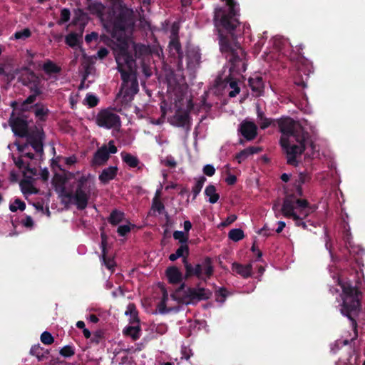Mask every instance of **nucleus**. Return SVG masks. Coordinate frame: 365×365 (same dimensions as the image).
Here are the masks:
<instances>
[{
    "label": "nucleus",
    "mask_w": 365,
    "mask_h": 365,
    "mask_svg": "<svg viewBox=\"0 0 365 365\" xmlns=\"http://www.w3.org/2000/svg\"><path fill=\"white\" fill-rule=\"evenodd\" d=\"M133 18L134 14L133 9L121 6L118 14L113 19V31H125L128 28L133 25Z\"/></svg>",
    "instance_id": "obj_8"
},
{
    "label": "nucleus",
    "mask_w": 365,
    "mask_h": 365,
    "mask_svg": "<svg viewBox=\"0 0 365 365\" xmlns=\"http://www.w3.org/2000/svg\"><path fill=\"white\" fill-rule=\"evenodd\" d=\"M182 262L185 270L184 275L185 279L196 277L206 282L214 274L213 260L210 257H205L195 264L189 262L187 259L184 257Z\"/></svg>",
    "instance_id": "obj_6"
},
{
    "label": "nucleus",
    "mask_w": 365,
    "mask_h": 365,
    "mask_svg": "<svg viewBox=\"0 0 365 365\" xmlns=\"http://www.w3.org/2000/svg\"><path fill=\"white\" fill-rule=\"evenodd\" d=\"M106 246H107V236L105 233H101V249H102V256L105 262L106 266L108 269H110L113 267V261L108 259V261L106 259Z\"/></svg>",
    "instance_id": "obj_30"
},
{
    "label": "nucleus",
    "mask_w": 365,
    "mask_h": 365,
    "mask_svg": "<svg viewBox=\"0 0 365 365\" xmlns=\"http://www.w3.org/2000/svg\"><path fill=\"white\" fill-rule=\"evenodd\" d=\"M19 81L30 91H36L37 94L43 93V83L42 76L37 75L29 68H24V73L19 77Z\"/></svg>",
    "instance_id": "obj_7"
},
{
    "label": "nucleus",
    "mask_w": 365,
    "mask_h": 365,
    "mask_svg": "<svg viewBox=\"0 0 365 365\" xmlns=\"http://www.w3.org/2000/svg\"><path fill=\"white\" fill-rule=\"evenodd\" d=\"M356 358L349 353V356L346 359H339L336 363V365H356Z\"/></svg>",
    "instance_id": "obj_41"
},
{
    "label": "nucleus",
    "mask_w": 365,
    "mask_h": 365,
    "mask_svg": "<svg viewBox=\"0 0 365 365\" xmlns=\"http://www.w3.org/2000/svg\"><path fill=\"white\" fill-rule=\"evenodd\" d=\"M94 184L90 180V175H82L70 185V190L65 187L61 190V196L73 201L79 210L86 209L92 192Z\"/></svg>",
    "instance_id": "obj_5"
},
{
    "label": "nucleus",
    "mask_w": 365,
    "mask_h": 365,
    "mask_svg": "<svg viewBox=\"0 0 365 365\" xmlns=\"http://www.w3.org/2000/svg\"><path fill=\"white\" fill-rule=\"evenodd\" d=\"M96 123L100 127L110 129L120 126V120L118 115L108 109H105L98 113Z\"/></svg>",
    "instance_id": "obj_10"
},
{
    "label": "nucleus",
    "mask_w": 365,
    "mask_h": 365,
    "mask_svg": "<svg viewBox=\"0 0 365 365\" xmlns=\"http://www.w3.org/2000/svg\"><path fill=\"white\" fill-rule=\"evenodd\" d=\"M85 101L90 108L96 106L99 102L98 98L93 94H87Z\"/></svg>",
    "instance_id": "obj_47"
},
{
    "label": "nucleus",
    "mask_w": 365,
    "mask_h": 365,
    "mask_svg": "<svg viewBox=\"0 0 365 365\" xmlns=\"http://www.w3.org/2000/svg\"><path fill=\"white\" fill-rule=\"evenodd\" d=\"M164 165L167 167L174 168L176 167L177 163L175 158L173 156L170 155L165 159Z\"/></svg>",
    "instance_id": "obj_55"
},
{
    "label": "nucleus",
    "mask_w": 365,
    "mask_h": 365,
    "mask_svg": "<svg viewBox=\"0 0 365 365\" xmlns=\"http://www.w3.org/2000/svg\"><path fill=\"white\" fill-rule=\"evenodd\" d=\"M248 83L254 96L259 97L263 94L264 84L262 76H255L250 77L248 79Z\"/></svg>",
    "instance_id": "obj_16"
},
{
    "label": "nucleus",
    "mask_w": 365,
    "mask_h": 365,
    "mask_svg": "<svg viewBox=\"0 0 365 365\" xmlns=\"http://www.w3.org/2000/svg\"><path fill=\"white\" fill-rule=\"evenodd\" d=\"M30 354L38 358V361H42L43 359L47 357L48 354V350H44L39 344L34 345L30 350Z\"/></svg>",
    "instance_id": "obj_26"
},
{
    "label": "nucleus",
    "mask_w": 365,
    "mask_h": 365,
    "mask_svg": "<svg viewBox=\"0 0 365 365\" xmlns=\"http://www.w3.org/2000/svg\"><path fill=\"white\" fill-rule=\"evenodd\" d=\"M141 327L140 324L129 325L125 327L123 333L125 336H130L133 340L136 341L140 337Z\"/></svg>",
    "instance_id": "obj_22"
},
{
    "label": "nucleus",
    "mask_w": 365,
    "mask_h": 365,
    "mask_svg": "<svg viewBox=\"0 0 365 365\" xmlns=\"http://www.w3.org/2000/svg\"><path fill=\"white\" fill-rule=\"evenodd\" d=\"M201 59V55L195 51H190L187 56V64L188 68L195 69L199 66Z\"/></svg>",
    "instance_id": "obj_21"
},
{
    "label": "nucleus",
    "mask_w": 365,
    "mask_h": 365,
    "mask_svg": "<svg viewBox=\"0 0 365 365\" xmlns=\"http://www.w3.org/2000/svg\"><path fill=\"white\" fill-rule=\"evenodd\" d=\"M71 12L70 10L67 8H63L61 11V18L57 21L58 25L64 24L70 20Z\"/></svg>",
    "instance_id": "obj_39"
},
{
    "label": "nucleus",
    "mask_w": 365,
    "mask_h": 365,
    "mask_svg": "<svg viewBox=\"0 0 365 365\" xmlns=\"http://www.w3.org/2000/svg\"><path fill=\"white\" fill-rule=\"evenodd\" d=\"M185 295L190 302L207 300L210 298L212 292L208 289L187 287Z\"/></svg>",
    "instance_id": "obj_13"
},
{
    "label": "nucleus",
    "mask_w": 365,
    "mask_h": 365,
    "mask_svg": "<svg viewBox=\"0 0 365 365\" xmlns=\"http://www.w3.org/2000/svg\"><path fill=\"white\" fill-rule=\"evenodd\" d=\"M202 171L205 175L208 177H212L215 173V168L212 165L207 164L203 167Z\"/></svg>",
    "instance_id": "obj_50"
},
{
    "label": "nucleus",
    "mask_w": 365,
    "mask_h": 365,
    "mask_svg": "<svg viewBox=\"0 0 365 365\" xmlns=\"http://www.w3.org/2000/svg\"><path fill=\"white\" fill-rule=\"evenodd\" d=\"M130 232V227L128 225H120L118 227L117 232L120 236L124 237Z\"/></svg>",
    "instance_id": "obj_53"
},
{
    "label": "nucleus",
    "mask_w": 365,
    "mask_h": 365,
    "mask_svg": "<svg viewBox=\"0 0 365 365\" xmlns=\"http://www.w3.org/2000/svg\"><path fill=\"white\" fill-rule=\"evenodd\" d=\"M346 249L356 263L359 267L364 266L362 257L365 255V250L359 245H355L354 243L346 247Z\"/></svg>",
    "instance_id": "obj_18"
},
{
    "label": "nucleus",
    "mask_w": 365,
    "mask_h": 365,
    "mask_svg": "<svg viewBox=\"0 0 365 365\" xmlns=\"http://www.w3.org/2000/svg\"><path fill=\"white\" fill-rule=\"evenodd\" d=\"M41 341L45 345H50L53 343L54 338L50 332L45 331L41 335Z\"/></svg>",
    "instance_id": "obj_44"
},
{
    "label": "nucleus",
    "mask_w": 365,
    "mask_h": 365,
    "mask_svg": "<svg viewBox=\"0 0 365 365\" xmlns=\"http://www.w3.org/2000/svg\"><path fill=\"white\" fill-rule=\"evenodd\" d=\"M65 42L71 48L76 47L78 44V35L76 33H70L66 36Z\"/></svg>",
    "instance_id": "obj_36"
},
{
    "label": "nucleus",
    "mask_w": 365,
    "mask_h": 365,
    "mask_svg": "<svg viewBox=\"0 0 365 365\" xmlns=\"http://www.w3.org/2000/svg\"><path fill=\"white\" fill-rule=\"evenodd\" d=\"M31 36V31L29 28H25L23 30L16 31L10 39L16 40H26Z\"/></svg>",
    "instance_id": "obj_34"
},
{
    "label": "nucleus",
    "mask_w": 365,
    "mask_h": 365,
    "mask_svg": "<svg viewBox=\"0 0 365 365\" xmlns=\"http://www.w3.org/2000/svg\"><path fill=\"white\" fill-rule=\"evenodd\" d=\"M92 67L91 65L89 64H86L85 66H84V73H83V79H82V81L81 83V85H80V88L83 87V85L86 81V79L88 78V76H89V74L91 73V70Z\"/></svg>",
    "instance_id": "obj_56"
},
{
    "label": "nucleus",
    "mask_w": 365,
    "mask_h": 365,
    "mask_svg": "<svg viewBox=\"0 0 365 365\" xmlns=\"http://www.w3.org/2000/svg\"><path fill=\"white\" fill-rule=\"evenodd\" d=\"M277 124L282 133L280 145L287 155V163L297 166V158L304 152L310 138L309 133L299 122L290 117L279 119Z\"/></svg>",
    "instance_id": "obj_1"
},
{
    "label": "nucleus",
    "mask_w": 365,
    "mask_h": 365,
    "mask_svg": "<svg viewBox=\"0 0 365 365\" xmlns=\"http://www.w3.org/2000/svg\"><path fill=\"white\" fill-rule=\"evenodd\" d=\"M343 240L345 242L346 247L354 243L351 240V235L349 230L344 231Z\"/></svg>",
    "instance_id": "obj_57"
},
{
    "label": "nucleus",
    "mask_w": 365,
    "mask_h": 365,
    "mask_svg": "<svg viewBox=\"0 0 365 365\" xmlns=\"http://www.w3.org/2000/svg\"><path fill=\"white\" fill-rule=\"evenodd\" d=\"M178 257H186L187 259V256L189 255V247L187 245H181L175 252Z\"/></svg>",
    "instance_id": "obj_42"
},
{
    "label": "nucleus",
    "mask_w": 365,
    "mask_h": 365,
    "mask_svg": "<svg viewBox=\"0 0 365 365\" xmlns=\"http://www.w3.org/2000/svg\"><path fill=\"white\" fill-rule=\"evenodd\" d=\"M232 269L237 274L244 278H248L252 275V266L251 264L244 265L237 262H234L232 265Z\"/></svg>",
    "instance_id": "obj_20"
},
{
    "label": "nucleus",
    "mask_w": 365,
    "mask_h": 365,
    "mask_svg": "<svg viewBox=\"0 0 365 365\" xmlns=\"http://www.w3.org/2000/svg\"><path fill=\"white\" fill-rule=\"evenodd\" d=\"M206 180V178L203 175L195 179V183L192 188L193 200H195L197 197V196L200 194Z\"/></svg>",
    "instance_id": "obj_31"
},
{
    "label": "nucleus",
    "mask_w": 365,
    "mask_h": 365,
    "mask_svg": "<svg viewBox=\"0 0 365 365\" xmlns=\"http://www.w3.org/2000/svg\"><path fill=\"white\" fill-rule=\"evenodd\" d=\"M34 106L36 107V110L34 111L36 117L40 120H46V118L48 115L49 110L44 105L39 103H36Z\"/></svg>",
    "instance_id": "obj_29"
},
{
    "label": "nucleus",
    "mask_w": 365,
    "mask_h": 365,
    "mask_svg": "<svg viewBox=\"0 0 365 365\" xmlns=\"http://www.w3.org/2000/svg\"><path fill=\"white\" fill-rule=\"evenodd\" d=\"M310 180V176L307 173H300L298 175L297 180H296L295 184L302 185L305 182Z\"/></svg>",
    "instance_id": "obj_48"
},
{
    "label": "nucleus",
    "mask_w": 365,
    "mask_h": 365,
    "mask_svg": "<svg viewBox=\"0 0 365 365\" xmlns=\"http://www.w3.org/2000/svg\"><path fill=\"white\" fill-rule=\"evenodd\" d=\"M15 117L14 112H12L9 123L15 135L19 138H25L29 134V123L26 116Z\"/></svg>",
    "instance_id": "obj_12"
},
{
    "label": "nucleus",
    "mask_w": 365,
    "mask_h": 365,
    "mask_svg": "<svg viewBox=\"0 0 365 365\" xmlns=\"http://www.w3.org/2000/svg\"><path fill=\"white\" fill-rule=\"evenodd\" d=\"M249 154L246 149L241 150L240 153H237L235 155V159L237 160L238 163H241L245 159L249 157Z\"/></svg>",
    "instance_id": "obj_52"
},
{
    "label": "nucleus",
    "mask_w": 365,
    "mask_h": 365,
    "mask_svg": "<svg viewBox=\"0 0 365 365\" xmlns=\"http://www.w3.org/2000/svg\"><path fill=\"white\" fill-rule=\"evenodd\" d=\"M118 152V148L115 145L113 140H110L108 145L104 144L98 148L95 152L92 159L93 166L104 165L110 158V154H115Z\"/></svg>",
    "instance_id": "obj_9"
},
{
    "label": "nucleus",
    "mask_w": 365,
    "mask_h": 365,
    "mask_svg": "<svg viewBox=\"0 0 365 365\" xmlns=\"http://www.w3.org/2000/svg\"><path fill=\"white\" fill-rule=\"evenodd\" d=\"M24 182L27 184V187H24L23 182L21 183L22 192L24 193L37 194L38 192V190L29 181H26Z\"/></svg>",
    "instance_id": "obj_45"
},
{
    "label": "nucleus",
    "mask_w": 365,
    "mask_h": 365,
    "mask_svg": "<svg viewBox=\"0 0 365 365\" xmlns=\"http://www.w3.org/2000/svg\"><path fill=\"white\" fill-rule=\"evenodd\" d=\"M152 209L155 211H158L159 213H161L165 209V205L160 199L153 198L152 202Z\"/></svg>",
    "instance_id": "obj_46"
},
{
    "label": "nucleus",
    "mask_w": 365,
    "mask_h": 365,
    "mask_svg": "<svg viewBox=\"0 0 365 365\" xmlns=\"http://www.w3.org/2000/svg\"><path fill=\"white\" fill-rule=\"evenodd\" d=\"M342 288V304L341 314L347 317L355 334L357 335V318L361 310L362 292L350 284H344Z\"/></svg>",
    "instance_id": "obj_4"
},
{
    "label": "nucleus",
    "mask_w": 365,
    "mask_h": 365,
    "mask_svg": "<svg viewBox=\"0 0 365 365\" xmlns=\"http://www.w3.org/2000/svg\"><path fill=\"white\" fill-rule=\"evenodd\" d=\"M26 209V203L19 198L14 200V202L9 205V210L15 212L18 210L24 211Z\"/></svg>",
    "instance_id": "obj_37"
},
{
    "label": "nucleus",
    "mask_w": 365,
    "mask_h": 365,
    "mask_svg": "<svg viewBox=\"0 0 365 365\" xmlns=\"http://www.w3.org/2000/svg\"><path fill=\"white\" fill-rule=\"evenodd\" d=\"M228 237L234 242H238L245 237L244 232L242 229L235 228L230 230Z\"/></svg>",
    "instance_id": "obj_35"
},
{
    "label": "nucleus",
    "mask_w": 365,
    "mask_h": 365,
    "mask_svg": "<svg viewBox=\"0 0 365 365\" xmlns=\"http://www.w3.org/2000/svg\"><path fill=\"white\" fill-rule=\"evenodd\" d=\"M25 138L36 153L40 155L43 154V140L46 135L43 128L35 126Z\"/></svg>",
    "instance_id": "obj_11"
},
{
    "label": "nucleus",
    "mask_w": 365,
    "mask_h": 365,
    "mask_svg": "<svg viewBox=\"0 0 365 365\" xmlns=\"http://www.w3.org/2000/svg\"><path fill=\"white\" fill-rule=\"evenodd\" d=\"M225 182L229 185H233L237 182V177L234 175L229 174L225 178Z\"/></svg>",
    "instance_id": "obj_62"
},
{
    "label": "nucleus",
    "mask_w": 365,
    "mask_h": 365,
    "mask_svg": "<svg viewBox=\"0 0 365 365\" xmlns=\"http://www.w3.org/2000/svg\"><path fill=\"white\" fill-rule=\"evenodd\" d=\"M173 238L178 240L181 245H187L189 240V234L177 230L173 232Z\"/></svg>",
    "instance_id": "obj_38"
},
{
    "label": "nucleus",
    "mask_w": 365,
    "mask_h": 365,
    "mask_svg": "<svg viewBox=\"0 0 365 365\" xmlns=\"http://www.w3.org/2000/svg\"><path fill=\"white\" fill-rule=\"evenodd\" d=\"M103 339V333L101 331H97L93 334V337L91 338V341L96 344H98Z\"/></svg>",
    "instance_id": "obj_54"
},
{
    "label": "nucleus",
    "mask_w": 365,
    "mask_h": 365,
    "mask_svg": "<svg viewBox=\"0 0 365 365\" xmlns=\"http://www.w3.org/2000/svg\"><path fill=\"white\" fill-rule=\"evenodd\" d=\"M165 275L170 284H177L180 283L183 279V276L180 269L175 267H169L165 270Z\"/></svg>",
    "instance_id": "obj_17"
},
{
    "label": "nucleus",
    "mask_w": 365,
    "mask_h": 365,
    "mask_svg": "<svg viewBox=\"0 0 365 365\" xmlns=\"http://www.w3.org/2000/svg\"><path fill=\"white\" fill-rule=\"evenodd\" d=\"M240 134L248 141L254 140L257 135V127L255 123L243 120L238 129Z\"/></svg>",
    "instance_id": "obj_14"
},
{
    "label": "nucleus",
    "mask_w": 365,
    "mask_h": 365,
    "mask_svg": "<svg viewBox=\"0 0 365 365\" xmlns=\"http://www.w3.org/2000/svg\"><path fill=\"white\" fill-rule=\"evenodd\" d=\"M116 63L122 81L117 96H122L124 102L131 101L139 91L135 60L128 52H123L116 57Z\"/></svg>",
    "instance_id": "obj_2"
},
{
    "label": "nucleus",
    "mask_w": 365,
    "mask_h": 365,
    "mask_svg": "<svg viewBox=\"0 0 365 365\" xmlns=\"http://www.w3.org/2000/svg\"><path fill=\"white\" fill-rule=\"evenodd\" d=\"M31 94L29 95L21 103V110L22 112L28 111L29 110L28 105L33 103L36 100V98L41 95V94H37L36 93V91H31Z\"/></svg>",
    "instance_id": "obj_33"
},
{
    "label": "nucleus",
    "mask_w": 365,
    "mask_h": 365,
    "mask_svg": "<svg viewBox=\"0 0 365 365\" xmlns=\"http://www.w3.org/2000/svg\"><path fill=\"white\" fill-rule=\"evenodd\" d=\"M91 10L98 15H101L105 9L104 5L101 2L94 3L90 6Z\"/></svg>",
    "instance_id": "obj_49"
},
{
    "label": "nucleus",
    "mask_w": 365,
    "mask_h": 365,
    "mask_svg": "<svg viewBox=\"0 0 365 365\" xmlns=\"http://www.w3.org/2000/svg\"><path fill=\"white\" fill-rule=\"evenodd\" d=\"M120 155L123 162L130 168H134L138 166L140 160L136 156L126 152H122Z\"/></svg>",
    "instance_id": "obj_24"
},
{
    "label": "nucleus",
    "mask_w": 365,
    "mask_h": 365,
    "mask_svg": "<svg viewBox=\"0 0 365 365\" xmlns=\"http://www.w3.org/2000/svg\"><path fill=\"white\" fill-rule=\"evenodd\" d=\"M169 48L171 52L173 51L180 57L182 55L181 44L178 36L173 37L169 43Z\"/></svg>",
    "instance_id": "obj_32"
},
{
    "label": "nucleus",
    "mask_w": 365,
    "mask_h": 365,
    "mask_svg": "<svg viewBox=\"0 0 365 365\" xmlns=\"http://www.w3.org/2000/svg\"><path fill=\"white\" fill-rule=\"evenodd\" d=\"M118 170L116 166H109L103 169L98 176L100 182L103 185L108 183L116 177Z\"/></svg>",
    "instance_id": "obj_19"
},
{
    "label": "nucleus",
    "mask_w": 365,
    "mask_h": 365,
    "mask_svg": "<svg viewBox=\"0 0 365 365\" xmlns=\"http://www.w3.org/2000/svg\"><path fill=\"white\" fill-rule=\"evenodd\" d=\"M43 70L48 75H51L52 73H59L61 71V67L57 66L51 60H47L45 61L43 65Z\"/></svg>",
    "instance_id": "obj_27"
},
{
    "label": "nucleus",
    "mask_w": 365,
    "mask_h": 365,
    "mask_svg": "<svg viewBox=\"0 0 365 365\" xmlns=\"http://www.w3.org/2000/svg\"><path fill=\"white\" fill-rule=\"evenodd\" d=\"M136 314H138V312L137 311L135 304H133V303L128 304L127 309L125 312V314L127 316L131 317V316L135 315Z\"/></svg>",
    "instance_id": "obj_51"
},
{
    "label": "nucleus",
    "mask_w": 365,
    "mask_h": 365,
    "mask_svg": "<svg viewBox=\"0 0 365 365\" xmlns=\"http://www.w3.org/2000/svg\"><path fill=\"white\" fill-rule=\"evenodd\" d=\"M228 295V292L225 287H220L215 292L216 300L220 302H224Z\"/></svg>",
    "instance_id": "obj_43"
},
{
    "label": "nucleus",
    "mask_w": 365,
    "mask_h": 365,
    "mask_svg": "<svg viewBox=\"0 0 365 365\" xmlns=\"http://www.w3.org/2000/svg\"><path fill=\"white\" fill-rule=\"evenodd\" d=\"M237 215H229L225 221H223L222 223H221V225L222 227H227L230 225H231L232 223H233L236 220H237Z\"/></svg>",
    "instance_id": "obj_58"
},
{
    "label": "nucleus",
    "mask_w": 365,
    "mask_h": 365,
    "mask_svg": "<svg viewBox=\"0 0 365 365\" xmlns=\"http://www.w3.org/2000/svg\"><path fill=\"white\" fill-rule=\"evenodd\" d=\"M317 206L311 205L306 199L297 198L294 194L287 195L283 200L280 212L286 218L292 219L297 227L307 230V223L313 225L307 218L316 211Z\"/></svg>",
    "instance_id": "obj_3"
},
{
    "label": "nucleus",
    "mask_w": 365,
    "mask_h": 365,
    "mask_svg": "<svg viewBox=\"0 0 365 365\" xmlns=\"http://www.w3.org/2000/svg\"><path fill=\"white\" fill-rule=\"evenodd\" d=\"M22 224L26 227L31 228L34 226V220L31 216L27 215L25 219L22 220Z\"/></svg>",
    "instance_id": "obj_59"
},
{
    "label": "nucleus",
    "mask_w": 365,
    "mask_h": 365,
    "mask_svg": "<svg viewBox=\"0 0 365 365\" xmlns=\"http://www.w3.org/2000/svg\"><path fill=\"white\" fill-rule=\"evenodd\" d=\"M190 116L187 111H183L180 108H178L171 119V124L177 127H185L190 124Z\"/></svg>",
    "instance_id": "obj_15"
},
{
    "label": "nucleus",
    "mask_w": 365,
    "mask_h": 365,
    "mask_svg": "<svg viewBox=\"0 0 365 365\" xmlns=\"http://www.w3.org/2000/svg\"><path fill=\"white\" fill-rule=\"evenodd\" d=\"M98 35L96 32H92L91 34H87L85 36V41L87 43L92 42L93 40L96 41L98 39Z\"/></svg>",
    "instance_id": "obj_60"
},
{
    "label": "nucleus",
    "mask_w": 365,
    "mask_h": 365,
    "mask_svg": "<svg viewBox=\"0 0 365 365\" xmlns=\"http://www.w3.org/2000/svg\"><path fill=\"white\" fill-rule=\"evenodd\" d=\"M273 229H270L267 225H264L263 227L259 230V233L260 235H263L265 237H269L271 235V231Z\"/></svg>",
    "instance_id": "obj_61"
},
{
    "label": "nucleus",
    "mask_w": 365,
    "mask_h": 365,
    "mask_svg": "<svg viewBox=\"0 0 365 365\" xmlns=\"http://www.w3.org/2000/svg\"><path fill=\"white\" fill-rule=\"evenodd\" d=\"M88 21L87 14L81 9L75 12V16L72 20V24L79 25L80 28L83 30L85 25Z\"/></svg>",
    "instance_id": "obj_23"
},
{
    "label": "nucleus",
    "mask_w": 365,
    "mask_h": 365,
    "mask_svg": "<svg viewBox=\"0 0 365 365\" xmlns=\"http://www.w3.org/2000/svg\"><path fill=\"white\" fill-rule=\"evenodd\" d=\"M191 351L190 349H188L187 348H183L182 349V356H181V359H185L186 361L189 360L190 358V352Z\"/></svg>",
    "instance_id": "obj_63"
},
{
    "label": "nucleus",
    "mask_w": 365,
    "mask_h": 365,
    "mask_svg": "<svg viewBox=\"0 0 365 365\" xmlns=\"http://www.w3.org/2000/svg\"><path fill=\"white\" fill-rule=\"evenodd\" d=\"M59 354L63 357H71L75 354V349L71 345H66L61 349Z\"/></svg>",
    "instance_id": "obj_40"
},
{
    "label": "nucleus",
    "mask_w": 365,
    "mask_h": 365,
    "mask_svg": "<svg viewBox=\"0 0 365 365\" xmlns=\"http://www.w3.org/2000/svg\"><path fill=\"white\" fill-rule=\"evenodd\" d=\"M205 195L209 197V202L211 204L216 203L220 199V195L216 192V187L213 185H209L205 187Z\"/></svg>",
    "instance_id": "obj_25"
},
{
    "label": "nucleus",
    "mask_w": 365,
    "mask_h": 365,
    "mask_svg": "<svg viewBox=\"0 0 365 365\" xmlns=\"http://www.w3.org/2000/svg\"><path fill=\"white\" fill-rule=\"evenodd\" d=\"M13 160H14V162L16 166L18 168L21 169L23 168H25L24 162L22 159V156H20L17 160L15 158H13Z\"/></svg>",
    "instance_id": "obj_64"
},
{
    "label": "nucleus",
    "mask_w": 365,
    "mask_h": 365,
    "mask_svg": "<svg viewBox=\"0 0 365 365\" xmlns=\"http://www.w3.org/2000/svg\"><path fill=\"white\" fill-rule=\"evenodd\" d=\"M124 217V212L115 209L110 212L108 222L112 225H117L123 220Z\"/></svg>",
    "instance_id": "obj_28"
}]
</instances>
